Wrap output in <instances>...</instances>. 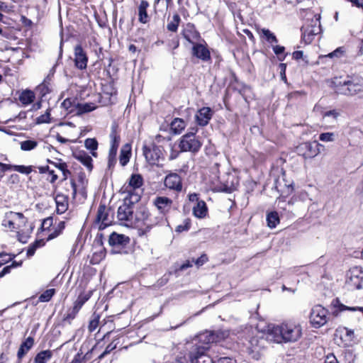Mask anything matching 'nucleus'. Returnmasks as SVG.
I'll list each match as a JSON object with an SVG mask.
<instances>
[{
  "label": "nucleus",
  "mask_w": 363,
  "mask_h": 363,
  "mask_svg": "<svg viewBox=\"0 0 363 363\" xmlns=\"http://www.w3.org/2000/svg\"><path fill=\"white\" fill-rule=\"evenodd\" d=\"M140 200V194L138 192H133L123 199V203L117 211V219L120 225L140 228L143 225L150 229L157 223H149V213L145 206H138Z\"/></svg>",
  "instance_id": "1"
},
{
  "label": "nucleus",
  "mask_w": 363,
  "mask_h": 363,
  "mask_svg": "<svg viewBox=\"0 0 363 363\" xmlns=\"http://www.w3.org/2000/svg\"><path fill=\"white\" fill-rule=\"evenodd\" d=\"M302 336V328L294 322H284L268 330L267 338L277 343L296 342Z\"/></svg>",
  "instance_id": "2"
},
{
  "label": "nucleus",
  "mask_w": 363,
  "mask_h": 363,
  "mask_svg": "<svg viewBox=\"0 0 363 363\" xmlns=\"http://www.w3.org/2000/svg\"><path fill=\"white\" fill-rule=\"evenodd\" d=\"M143 155L150 165H160L164 160V148L154 142L145 143L143 147Z\"/></svg>",
  "instance_id": "3"
},
{
  "label": "nucleus",
  "mask_w": 363,
  "mask_h": 363,
  "mask_svg": "<svg viewBox=\"0 0 363 363\" xmlns=\"http://www.w3.org/2000/svg\"><path fill=\"white\" fill-rule=\"evenodd\" d=\"M198 128L194 127L191 131L184 135L179 142V147L182 152H191L196 153L199 151L202 143L196 136Z\"/></svg>",
  "instance_id": "4"
},
{
  "label": "nucleus",
  "mask_w": 363,
  "mask_h": 363,
  "mask_svg": "<svg viewBox=\"0 0 363 363\" xmlns=\"http://www.w3.org/2000/svg\"><path fill=\"white\" fill-rule=\"evenodd\" d=\"M345 285L348 290H359L363 289V268L355 266L350 269L347 273Z\"/></svg>",
  "instance_id": "5"
},
{
  "label": "nucleus",
  "mask_w": 363,
  "mask_h": 363,
  "mask_svg": "<svg viewBox=\"0 0 363 363\" xmlns=\"http://www.w3.org/2000/svg\"><path fill=\"white\" fill-rule=\"evenodd\" d=\"M323 145L317 141H307L299 144L296 147L297 154L304 159H312L320 154V147Z\"/></svg>",
  "instance_id": "6"
},
{
  "label": "nucleus",
  "mask_w": 363,
  "mask_h": 363,
  "mask_svg": "<svg viewBox=\"0 0 363 363\" xmlns=\"http://www.w3.org/2000/svg\"><path fill=\"white\" fill-rule=\"evenodd\" d=\"M328 311L320 305L315 306L310 313V322L316 328L324 325L328 320Z\"/></svg>",
  "instance_id": "7"
},
{
  "label": "nucleus",
  "mask_w": 363,
  "mask_h": 363,
  "mask_svg": "<svg viewBox=\"0 0 363 363\" xmlns=\"http://www.w3.org/2000/svg\"><path fill=\"white\" fill-rule=\"evenodd\" d=\"M113 221V212L110 208H106L101 204L97 210L96 223L99 225V229L103 230L110 225Z\"/></svg>",
  "instance_id": "8"
},
{
  "label": "nucleus",
  "mask_w": 363,
  "mask_h": 363,
  "mask_svg": "<svg viewBox=\"0 0 363 363\" xmlns=\"http://www.w3.org/2000/svg\"><path fill=\"white\" fill-rule=\"evenodd\" d=\"M172 203V201L164 196H159L155 199L154 201V204L160 211V212L162 214L159 217H155V220H153L152 216H149V223H158L156 225L164 223L165 220L164 218V214L169 211L171 208V205Z\"/></svg>",
  "instance_id": "9"
},
{
  "label": "nucleus",
  "mask_w": 363,
  "mask_h": 363,
  "mask_svg": "<svg viewBox=\"0 0 363 363\" xmlns=\"http://www.w3.org/2000/svg\"><path fill=\"white\" fill-rule=\"evenodd\" d=\"M341 91L342 94L350 96H354L363 92V78L356 77L344 81Z\"/></svg>",
  "instance_id": "10"
},
{
  "label": "nucleus",
  "mask_w": 363,
  "mask_h": 363,
  "mask_svg": "<svg viewBox=\"0 0 363 363\" xmlns=\"http://www.w3.org/2000/svg\"><path fill=\"white\" fill-rule=\"evenodd\" d=\"M6 217L16 220V231H21L22 234H28L32 231L33 227L31 225L28 228H26L28 219L22 213L9 211L6 213Z\"/></svg>",
  "instance_id": "11"
},
{
  "label": "nucleus",
  "mask_w": 363,
  "mask_h": 363,
  "mask_svg": "<svg viewBox=\"0 0 363 363\" xmlns=\"http://www.w3.org/2000/svg\"><path fill=\"white\" fill-rule=\"evenodd\" d=\"M88 181L85 179L83 174H81L78 177L77 183L74 180L71 181V186L72 188V197L74 199L77 194H79L82 200H85L87 197V187Z\"/></svg>",
  "instance_id": "12"
},
{
  "label": "nucleus",
  "mask_w": 363,
  "mask_h": 363,
  "mask_svg": "<svg viewBox=\"0 0 363 363\" xmlns=\"http://www.w3.org/2000/svg\"><path fill=\"white\" fill-rule=\"evenodd\" d=\"M164 184L166 188L180 192L182 191V178L177 173L170 172L164 178Z\"/></svg>",
  "instance_id": "13"
},
{
  "label": "nucleus",
  "mask_w": 363,
  "mask_h": 363,
  "mask_svg": "<svg viewBox=\"0 0 363 363\" xmlns=\"http://www.w3.org/2000/svg\"><path fill=\"white\" fill-rule=\"evenodd\" d=\"M213 111L209 107H203L198 110L195 115V121L198 125L206 126L212 118Z\"/></svg>",
  "instance_id": "14"
},
{
  "label": "nucleus",
  "mask_w": 363,
  "mask_h": 363,
  "mask_svg": "<svg viewBox=\"0 0 363 363\" xmlns=\"http://www.w3.org/2000/svg\"><path fill=\"white\" fill-rule=\"evenodd\" d=\"M143 179L141 175L136 174H132L129 179L128 184L124 185L122 187L121 191L127 194L133 192H138L137 189L143 185Z\"/></svg>",
  "instance_id": "15"
},
{
  "label": "nucleus",
  "mask_w": 363,
  "mask_h": 363,
  "mask_svg": "<svg viewBox=\"0 0 363 363\" xmlns=\"http://www.w3.org/2000/svg\"><path fill=\"white\" fill-rule=\"evenodd\" d=\"M88 57L86 53L80 45H77L74 48V64L79 69L86 68Z\"/></svg>",
  "instance_id": "16"
},
{
  "label": "nucleus",
  "mask_w": 363,
  "mask_h": 363,
  "mask_svg": "<svg viewBox=\"0 0 363 363\" xmlns=\"http://www.w3.org/2000/svg\"><path fill=\"white\" fill-rule=\"evenodd\" d=\"M208 347H201L191 354V363H213L211 357L205 354Z\"/></svg>",
  "instance_id": "17"
},
{
  "label": "nucleus",
  "mask_w": 363,
  "mask_h": 363,
  "mask_svg": "<svg viewBox=\"0 0 363 363\" xmlns=\"http://www.w3.org/2000/svg\"><path fill=\"white\" fill-rule=\"evenodd\" d=\"M192 55L203 62L211 60V54L208 48L200 43H195L192 48Z\"/></svg>",
  "instance_id": "18"
},
{
  "label": "nucleus",
  "mask_w": 363,
  "mask_h": 363,
  "mask_svg": "<svg viewBox=\"0 0 363 363\" xmlns=\"http://www.w3.org/2000/svg\"><path fill=\"white\" fill-rule=\"evenodd\" d=\"M130 242V238L123 234H118L112 233L108 239V243L111 246L114 247H123L128 245Z\"/></svg>",
  "instance_id": "19"
},
{
  "label": "nucleus",
  "mask_w": 363,
  "mask_h": 363,
  "mask_svg": "<svg viewBox=\"0 0 363 363\" xmlns=\"http://www.w3.org/2000/svg\"><path fill=\"white\" fill-rule=\"evenodd\" d=\"M55 201L56 203V211L58 214L64 213L68 209V196L58 193L56 194L55 197Z\"/></svg>",
  "instance_id": "20"
},
{
  "label": "nucleus",
  "mask_w": 363,
  "mask_h": 363,
  "mask_svg": "<svg viewBox=\"0 0 363 363\" xmlns=\"http://www.w3.org/2000/svg\"><path fill=\"white\" fill-rule=\"evenodd\" d=\"M320 16L315 21V25L311 26H303V36L306 40H312L313 38L319 33L320 32V25L317 26V22L319 21Z\"/></svg>",
  "instance_id": "21"
},
{
  "label": "nucleus",
  "mask_w": 363,
  "mask_h": 363,
  "mask_svg": "<svg viewBox=\"0 0 363 363\" xmlns=\"http://www.w3.org/2000/svg\"><path fill=\"white\" fill-rule=\"evenodd\" d=\"M34 344V339L32 337H28L24 342L21 343L17 352V357L19 361L27 354V352L32 348Z\"/></svg>",
  "instance_id": "22"
},
{
  "label": "nucleus",
  "mask_w": 363,
  "mask_h": 363,
  "mask_svg": "<svg viewBox=\"0 0 363 363\" xmlns=\"http://www.w3.org/2000/svg\"><path fill=\"white\" fill-rule=\"evenodd\" d=\"M149 7V3L146 0H142L138 6V21L142 23H147L149 21V16L147 9Z\"/></svg>",
  "instance_id": "23"
},
{
  "label": "nucleus",
  "mask_w": 363,
  "mask_h": 363,
  "mask_svg": "<svg viewBox=\"0 0 363 363\" xmlns=\"http://www.w3.org/2000/svg\"><path fill=\"white\" fill-rule=\"evenodd\" d=\"M208 213L206 203L203 201H198L196 206L193 207V214L198 218H203Z\"/></svg>",
  "instance_id": "24"
},
{
  "label": "nucleus",
  "mask_w": 363,
  "mask_h": 363,
  "mask_svg": "<svg viewBox=\"0 0 363 363\" xmlns=\"http://www.w3.org/2000/svg\"><path fill=\"white\" fill-rule=\"evenodd\" d=\"M74 157L81 162L89 171L92 169V159L84 152H77L74 153Z\"/></svg>",
  "instance_id": "25"
},
{
  "label": "nucleus",
  "mask_w": 363,
  "mask_h": 363,
  "mask_svg": "<svg viewBox=\"0 0 363 363\" xmlns=\"http://www.w3.org/2000/svg\"><path fill=\"white\" fill-rule=\"evenodd\" d=\"M199 342L204 345L203 347H208L207 345L210 343H213L217 341L218 337L213 332L206 331L200 334L199 336Z\"/></svg>",
  "instance_id": "26"
},
{
  "label": "nucleus",
  "mask_w": 363,
  "mask_h": 363,
  "mask_svg": "<svg viewBox=\"0 0 363 363\" xmlns=\"http://www.w3.org/2000/svg\"><path fill=\"white\" fill-rule=\"evenodd\" d=\"M53 352L50 350H43L38 352L33 360V363H47L52 357Z\"/></svg>",
  "instance_id": "27"
},
{
  "label": "nucleus",
  "mask_w": 363,
  "mask_h": 363,
  "mask_svg": "<svg viewBox=\"0 0 363 363\" xmlns=\"http://www.w3.org/2000/svg\"><path fill=\"white\" fill-rule=\"evenodd\" d=\"M131 155V150L129 145H125L122 149L121 150L120 156H119V162L121 166H125L130 160Z\"/></svg>",
  "instance_id": "28"
},
{
  "label": "nucleus",
  "mask_w": 363,
  "mask_h": 363,
  "mask_svg": "<svg viewBox=\"0 0 363 363\" xmlns=\"http://www.w3.org/2000/svg\"><path fill=\"white\" fill-rule=\"evenodd\" d=\"M92 294L93 291L91 290L82 292L74 301V306L80 311L83 305L91 298Z\"/></svg>",
  "instance_id": "29"
},
{
  "label": "nucleus",
  "mask_w": 363,
  "mask_h": 363,
  "mask_svg": "<svg viewBox=\"0 0 363 363\" xmlns=\"http://www.w3.org/2000/svg\"><path fill=\"white\" fill-rule=\"evenodd\" d=\"M186 125V122L183 119L176 118L171 123V130L174 133L179 134L185 128Z\"/></svg>",
  "instance_id": "30"
},
{
  "label": "nucleus",
  "mask_w": 363,
  "mask_h": 363,
  "mask_svg": "<svg viewBox=\"0 0 363 363\" xmlns=\"http://www.w3.org/2000/svg\"><path fill=\"white\" fill-rule=\"evenodd\" d=\"M259 33L261 37L264 38L265 40L267 43H270L271 45L276 44L278 43V39L277 38L276 35L273 33H272L269 29L262 28L260 29Z\"/></svg>",
  "instance_id": "31"
},
{
  "label": "nucleus",
  "mask_w": 363,
  "mask_h": 363,
  "mask_svg": "<svg viewBox=\"0 0 363 363\" xmlns=\"http://www.w3.org/2000/svg\"><path fill=\"white\" fill-rule=\"evenodd\" d=\"M111 147L109 150H118L120 143V135L118 134L116 126H112L110 133Z\"/></svg>",
  "instance_id": "32"
},
{
  "label": "nucleus",
  "mask_w": 363,
  "mask_h": 363,
  "mask_svg": "<svg viewBox=\"0 0 363 363\" xmlns=\"http://www.w3.org/2000/svg\"><path fill=\"white\" fill-rule=\"evenodd\" d=\"M35 99V94L30 90L23 91L19 96V101L23 105H28L31 104Z\"/></svg>",
  "instance_id": "33"
},
{
  "label": "nucleus",
  "mask_w": 363,
  "mask_h": 363,
  "mask_svg": "<svg viewBox=\"0 0 363 363\" xmlns=\"http://www.w3.org/2000/svg\"><path fill=\"white\" fill-rule=\"evenodd\" d=\"M267 225L270 228H274L279 223V217L278 213L272 211L267 215Z\"/></svg>",
  "instance_id": "34"
},
{
  "label": "nucleus",
  "mask_w": 363,
  "mask_h": 363,
  "mask_svg": "<svg viewBox=\"0 0 363 363\" xmlns=\"http://www.w3.org/2000/svg\"><path fill=\"white\" fill-rule=\"evenodd\" d=\"M38 145V142L35 140H26L20 142V148L23 151H31Z\"/></svg>",
  "instance_id": "35"
},
{
  "label": "nucleus",
  "mask_w": 363,
  "mask_h": 363,
  "mask_svg": "<svg viewBox=\"0 0 363 363\" xmlns=\"http://www.w3.org/2000/svg\"><path fill=\"white\" fill-rule=\"evenodd\" d=\"M183 35L189 43H194L193 41L199 37V33L191 26L184 30Z\"/></svg>",
  "instance_id": "36"
},
{
  "label": "nucleus",
  "mask_w": 363,
  "mask_h": 363,
  "mask_svg": "<svg viewBox=\"0 0 363 363\" xmlns=\"http://www.w3.org/2000/svg\"><path fill=\"white\" fill-rule=\"evenodd\" d=\"M77 102L75 99L73 98H67L63 101L61 106L65 110L68 111L69 113L74 111V108H77Z\"/></svg>",
  "instance_id": "37"
},
{
  "label": "nucleus",
  "mask_w": 363,
  "mask_h": 363,
  "mask_svg": "<svg viewBox=\"0 0 363 363\" xmlns=\"http://www.w3.org/2000/svg\"><path fill=\"white\" fill-rule=\"evenodd\" d=\"M263 340H259L256 337H253L252 338L250 341H249V343L250 345V346L248 347V350H249V352H252V353H256L253 357H255L256 359H258V352H259V344L262 342Z\"/></svg>",
  "instance_id": "38"
},
{
  "label": "nucleus",
  "mask_w": 363,
  "mask_h": 363,
  "mask_svg": "<svg viewBox=\"0 0 363 363\" xmlns=\"http://www.w3.org/2000/svg\"><path fill=\"white\" fill-rule=\"evenodd\" d=\"M180 21L181 18L179 15L177 13L174 14L172 21H170L167 25V30L172 32H176Z\"/></svg>",
  "instance_id": "39"
},
{
  "label": "nucleus",
  "mask_w": 363,
  "mask_h": 363,
  "mask_svg": "<svg viewBox=\"0 0 363 363\" xmlns=\"http://www.w3.org/2000/svg\"><path fill=\"white\" fill-rule=\"evenodd\" d=\"M334 306L338 308L340 311L348 310L350 311H359L363 314V307H348L341 303L338 299L335 301Z\"/></svg>",
  "instance_id": "40"
},
{
  "label": "nucleus",
  "mask_w": 363,
  "mask_h": 363,
  "mask_svg": "<svg viewBox=\"0 0 363 363\" xmlns=\"http://www.w3.org/2000/svg\"><path fill=\"white\" fill-rule=\"evenodd\" d=\"M100 315L94 312L91 316L89 323L88 329L89 332L94 331L99 326Z\"/></svg>",
  "instance_id": "41"
},
{
  "label": "nucleus",
  "mask_w": 363,
  "mask_h": 363,
  "mask_svg": "<svg viewBox=\"0 0 363 363\" xmlns=\"http://www.w3.org/2000/svg\"><path fill=\"white\" fill-rule=\"evenodd\" d=\"M116 155L117 150H109L108 155V169L112 170L114 166L116 164Z\"/></svg>",
  "instance_id": "42"
},
{
  "label": "nucleus",
  "mask_w": 363,
  "mask_h": 363,
  "mask_svg": "<svg viewBox=\"0 0 363 363\" xmlns=\"http://www.w3.org/2000/svg\"><path fill=\"white\" fill-rule=\"evenodd\" d=\"M79 310L73 306L72 308H69L67 313L64 315L63 320L70 323L79 313Z\"/></svg>",
  "instance_id": "43"
},
{
  "label": "nucleus",
  "mask_w": 363,
  "mask_h": 363,
  "mask_svg": "<svg viewBox=\"0 0 363 363\" xmlns=\"http://www.w3.org/2000/svg\"><path fill=\"white\" fill-rule=\"evenodd\" d=\"M50 122L51 118L50 108L47 109L44 114H42L41 116H38L35 120L36 124L50 123Z\"/></svg>",
  "instance_id": "44"
},
{
  "label": "nucleus",
  "mask_w": 363,
  "mask_h": 363,
  "mask_svg": "<svg viewBox=\"0 0 363 363\" xmlns=\"http://www.w3.org/2000/svg\"><path fill=\"white\" fill-rule=\"evenodd\" d=\"M55 289H50L45 290L43 294H40L39 296V301L41 302H48L49 301L51 298L55 294Z\"/></svg>",
  "instance_id": "45"
},
{
  "label": "nucleus",
  "mask_w": 363,
  "mask_h": 363,
  "mask_svg": "<svg viewBox=\"0 0 363 363\" xmlns=\"http://www.w3.org/2000/svg\"><path fill=\"white\" fill-rule=\"evenodd\" d=\"M343 337L341 338L346 342L345 345H350V342L353 340L354 335V331L352 330H349L348 328H345L343 329Z\"/></svg>",
  "instance_id": "46"
},
{
  "label": "nucleus",
  "mask_w": 363,
  "mask_h": 363,
  "mask_svg": "<svg viewBox=\"0 0 363 363\" xmlns=\"http://www.w3.org/2000/svg\"><path fill=\"white\" fill-rule=\"evenodd\" d=\"M13 170L24 174H29L33 171V166L14 165Z\"/></svg>",
  "instance_id": "47"
},
{
  "label": "nucleus",
  "mask_w": 363,
  "mask_h": 363,
  "mask_svg": "<svg viewBox=\"0 0 363 363\" xmlns=\"http://www.w3.org/2000/svg\"><path fill=\"white\" fill-rule=\"evenodd\" d=\"M191 227V220L189 218H186L184 220L183 223L178 225L176 228V232L182 233L184 231H187L189 230Z\"/></svg>",
  "instance_id": "48"
},
{
  "label": "nucleus",
  "mask_w": 363,
  "mask_h": 363,
  "mask_svg": "<svg viewBox=\"0 0 363 363\" xmlns=\"http://www.w3.org/2000/svg\"><path fill=\"white\" fill-rule=\"evenodd\" d=\"M78 113H84L93 111L95 107L91 104H77Z\"/></svg>",
  "instance_id": "49"
},
{
  "label": "nucleus",
  "mask_w": 363,
  "mask_h": 363,
  "mask_svg": "<svg viewBox=\"0 0 363 363\" xmlns=\"http://www.w3.org/2000/svg\"><path fill=\"white\" fill-rule=\"evenodd\" d=\"M89 353L82 355L81 353H77L70 363H86V360L89 359Z\"/></svg>",
  "instance_id": "50"
},
{
  "label": "nucleus",
  "mask_w": 363,
  "mask_h": 363,
  "mask_svg": "<svg viewBox=\"0 0 363 363\" xmlns=\"http://www.w3.org/2000/svg\"><path fill=\"white\" fill-rule=\"evenodd\" d=\"M37 90L40 91L43 96L51 91L50 87L47 84L46 79H44L43 83L38 86Z\"/></svg>",
  "instance_id": "51"
},
{
  "label": "nucleus",
  "mask_w": 363,
  "mask_h": 363,
  "mask_svg": "<svg viewBox=\"0 0 363 363\" xmlns=\"http://www.w3.org/2000/svg\"><path fill=\"white\" fill-rule=\"evenodd\" d=\"M319 140L323 142H333L335 140V135L333 133H323L320 134Z\"/></svg>",
  "instance_id": "52"
},
{
  "label": "nucleus",
  "mask_w": 363,
  "mask_h": 363,
  "mask_svg": "<svg viewBox=\"0 0 363 363\" xmlns=\"http://www.w3.org/2000/svg\"><path fill=\"white\" fill-rule=\"evenodd\" d=\"M85 147L90 150H95L98 147V143L95 138H88L84 142Z\"/></svg>",
  "instance_id": "53"
},
{
  "label": "nucleus",
  "mask_w": 363,
  "mask_h": 363,
  "mask_svg": "<svg viewBox=\"0 0 363 363\" xmlns=\"http://www.w3.org/2000/svg\"><path fill=\"white\" fill-rule=\"evenodd\" d=\"M64 228H65V222L60 221L58 224L57 229H56L53 233H52L48 236V240L53 239V238H56L57 236H58L61 233V232L62 231V230Z\"/></svg>",
  "instance_id": "54"
},
{
  "label": "nucleus",
  "mask_w": 363,
  "mask_h": 363,
  "mask_svg": "<svg viewBox=\"0 0 363 363\" xmlns=\"http://www.w3.org/2000/svg\"><path fill=\"white\" fill-rule=\"evenodd\" d=\"M15 255L5 252L0 253V267L13 259Z\"/></svg>",
  "instance_id": "55"
},
{
  "label": "nucleus",
  "mask_w": 363,
  "mask_h": 363,
  "mask_svg": "<svg viewBox=\"0 0 363 363\" xmlns=\"http://www.w3.org/2000/svg\"><path fill=\"white\" fill-rule=\"evenodd\" d=\"M3 225L11 229V230H16V220H12L11 218H7L6 217V219L3 221Z\"/></svg>",
  "instance_id": "56"
},
{
  "label": "nucleus",
  "mask_w": 363,
  "mask_h": 363,
  "mask_svg": "<svg viewBox=\"0 0 363 363\" xmlns=\"http://www.w3.org/2000/svg\"><path fill=\"white\" fill-rule=\"evenodd\" d=\"M208 261V257L206 254H203L196 259H193L192 262H194L197 267L202 266Z\"/></svg>",
  "instance_id": "57"
},
{
  "label": "nucleus",
  "mask_w": 363,
  "mask_h": 363,
  "mask_svg": "<svg viewBox=\"0 0 363 363\" xmlns=\"http://www.w3.org/2000/svg\"><path fill=\"white\" fill-rule=\"evenodd\" d=\"M343 52V48L342 47H340L335 50L333 52L329 53L327 56L331 58L333 57H340Z\"/></svg>",
  "instance_id": "58"
},
{
  "label": "nucleus",
  "mask_w": 363,
  "mask_h": 363,
  "mask_svg": "<svg viewBox=\"0 0 363 363\" xmlns=\"http://www.w3.org/2000/svg\"><path fill=\"white\" fill-rule=\"evenodd\" d=\"M272 50H273L274 52L277 55L279 56L284 52L285 48L284 46L277 45H274L273 44L272 45Z\"/></svg>",
  "instance_id": "59"
},
{
  "label": "nucleus",
  "mask_w": 363,
  "mask_h": 363,
  "mask_svg": "<svg viewBox=\"0 0 363 363\" xmlns=\"http://www.w3.org/2000/svg\"><path fill=\"white\" fill-rule=\"evenodd\" d=\"M325 363H339V362L333 354H330L326 357Z\"/></svg>",
  "instance_id": "60"
},
{
  "label": "nucleus",
  "mask_w": 363,
  "mask_h": 363,
  "mask_svg": "<svg viewBox=\"0 0 363 363\" xmlns=\"http://www.w3.org/2000/svg\"><path fill=\"white\" fill-rule=\"evenodd\" d=\"M13 166L14 165H12V164H4V163L0 162L1 171L3 172L9 171V170H13Z\"/></svg>",
  "instance_id": "61"
},
{
  "label": "nucleus",
  "mask_w": 363,
  "mask_h": 363,
  "mask_svg": "<svg viewBox=\"0 0 363 363\" xmlns=\"http://www.w3.org/2000/svg\"><path fill=\"white\" fill-rule=\"evenodd\" d=\"M48 162L53 164L55 167L58 168L61 171L65 170V168L67 167V165L65 162L56 163V162H51L50 160H48Z\"/></svg>",
  "instance_id": "62"
},
{
  "label": "nucleus",
  "mask_w": 363,
  "mask_h": 363,
  "mask_svg": "<svg viewBox=\"0 0 363 363\" xmlns=\"http://www.w3.org/2000/svg\"><path fill=\"white\" fill-rule=\"evenodd\" d=\"M36 249H37V245L36 244H31L28 247V250H27V255H28V257L33 256L35 254Z\"/></svg>",
  "instance_id": "63"
},
{
  "label": "nucleus",
  "mask_w": 363,
  "mask_h": 363,
  "mask_svg": "<svg viewBox=\"0 0 363 363\" xmlns=\"http://www.w3.org/2000/svg\"><path fill=\"white\" fill-rule=\"evenodd\" d=\"M338 116V113L335 110L328 111L324 113L323 117H333V118H336Z\"/></svg>",
  "instance_id": "64"
}]
</instances>
